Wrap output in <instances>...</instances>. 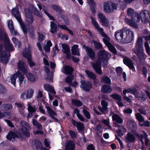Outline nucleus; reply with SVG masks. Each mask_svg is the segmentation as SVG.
<instances>
[{
  "label": "nucleus",
  "mask_w": 150,
  "mask_h": 150,
  "mask_svg": "<svg viewBox=\"0 0 150 150\" xmlns=\"http://www.w3.org/2000/svg\"><path fill=\"white\" fill-rule=\"evenodd\" d=\"M21 124L23 127L19 129L18 134L14 132L10 131L6 136L8 139L13 142L16 138L25 139L30 136V133L29 130L31 129L30 126L27 122L24 121H21Z\"/></svg>",
  "instance_id": "1"
},
{
  "label": "nucleus",
  "mask_w": 150,
  "mask_h": 150,
  "mask_svg": "<svg viewBox=\"0 0 150 150\" xmlns=\"http://www.w3.org/2000/svg\"><path fill=\"white\" fill-rule=\"evenodd\" d=\"M0 40H4L6 42L5 51H3L2 46L0 45V56L1 61L3 63L6 64L8 62V57L10 56V53L7 50L11 51H13L14 50L12 44L9 42V40L7 35L5 33H3L0 29Z\"/></svg>",
  "instance_id": "2"
},
{
  "label": "nucleus",
  "mask_w": 150,
  "mask_h": 150,
  "mask_svg": "<svg viewBox=\"0 0 150 150\" xmlns=\"http://www.w3.org/2000/svg\"><path fill=\"white\" fill-rule=\"evenodd\" d=\"M110 55L105 50H101L98 52V59L95 62H91L92 67L96 72L100 75L102 74L101 64L102 62L103 66L105 67L108 64L107 59Z\"/></svg>",
  "instance_id": "3"
},
{
  "label": "nucleus",
  "mask_w": 150,
  "mask_h": 150,
  "mask_svg": "<svg viewBox=\"0 0 150 150\" xmlns=\"http://www.w3.org/2000/svg\"><path fill=\"white\" fill-rule=\"evenodd\" d=\"M130 30L125 28L122 30H118L115 33V38L119 42H122L125 41L129 42L131 38Z\"/></svg>",
  "instance_id": "4"
},
{
  "label": "nucleus",
  "mask_w": 150,
  "mask_h": 150,
  "mask_svg": "<svg viewBox=\"0 0 150 150\" xmlns=\"http://www.w3.org/2000/svg\"><path fill=\"white\" fill-rule=\"evenodd\" d=\"M12 13L20 23L23 32L25 33H27L26 27L24 24L23 23L22 21L17 6H16L14 8L12 9Z\"/></svg>",
  "instance_id": "5"
},
{
  "label": "nucleus",
  "mask_w": 150,
  "mask_h": 150,
  "mask_svg": "<svg viewBox=\"0 0 150 150\" xmlns=\"http://www.w3.org/2000/svg\"><path fill=\"white\" fill-rule=\"evenodd\" d=\"M103 6L105 11L108 13H112L117 9L116 5L110 1L104 2Z\"/></svg>",
  "instance_id": "6"
},
{
  "label": "nucleus",
  "mask_w": 150,
  "mask_h": 150,
  "mask_svg": "<svg viewBox=\"0 0 150 150\" xmlns=\"http://www.w3.org/2000/svg\"><path fill=\"white\" fill-rule=\"evenodd\" d=\"M103 36L104 38L103 39V40L106 45L108 47L109 50L114 54H116L117 52L116 49L109 42L110 40L109 38L106 34L105 35Z\"/></svg>",
  "instance_id": "7"
},
{
  "label": "nucleus",
  "mask_w": 150,
  "mask_h": 150,
  "mask_svg": "<svg viewBox=\"0 0 150 150\" xmlns=\"http://www.w3.org/2000/svg\"><path fill=\"white\" fill-rule=\"evenodd\" d=\"M34 90L32 88L28 89L23 92L21 95V98L23 100L30 99L33 96Z\"/></svg>",
  "instance_id": "8"
},
{
  "label": "nucleus",
  "mask_w": 150,
  "mask_h": 150,
  "mask_svg": "<svg viewBox=\"0 0 150 150\" xmlns=\"http://www.w3.org/2000/svg\"><path fill=\"white\" fill-rule=\"evenodd\" d=\"M140 17H141V20L144 23H146L149 22L150 19V16L149 14V11L146 9L142 11L140 13Z\"/></svg>",
  "instance_id": "9"
},
{
  "label": "nucleus",
  "mask_w": 150,
  "mask_h": 150,
  "mask_svg": "<svg viewBox=\"0 0 150 150\" xmlns=\"http://www.w3.org/2000/svg\"><path fill=\"white\" fill-rule=\"evenodd\" d=\"M81 84L80 86L81 88L83 90L88 91L92 88V84L91 83L88 81L81 80Z\"/></svg>",
  "instance_id": "10"
},
{
  "label": "nucleus",
  "mask_w": 150,
  "mask_h": 150,
  "mask_svg": "<svg viewBox=\"0 0 150 150\" xmlns=\"http://www.w3.org/2000/svg\"><path fill=\"white\" fill-rule=\"evenodd\" d=\"M24 57L26 58L28 60L30 66L32 67L35 65V63L31 60L30 52L28 49H26L23 52Z\"/></svg>",
  "instance_id": "11"
},
{
  "label": "nucleus",
  "mask_w": 150,
  "mask_h": 150,
  "mask_svg": "<svg viewBox=\"0 0 150 150\" xmlns=\"http://www.w3.org/2000/svg\"><path fill=\"white\" fill-rule=\"evenodd\" d=\"M91 23L94 28L98 31L102 36L105 35V34L103 31V28L100 27L96 21L92 17L91 18Z\"/></svg>",
  "instance_id": "12"
},
{
  "label": "nucleus",
  "mask_w": 150,
  "mask_h": 150,
  "mask_svg": "<svg viewBox=\"0 0 150 150\" xmlns=\"http://www.w3.org/2000/svg\"><path fill=\"white\" fill-rule=\"evenodd\" d=\"M139 59L141 60L146 59L147 56L144 53L143 49H136L134 51Z\"/></svg>",
  "instance_id": "13"
},
{
  "label": "nucleus",
  "mask_w": 150,
  "mask_h": 150,
  "mask_svg": "<svg viewBox=\"0 0 150 150\" xmlns=\"http://www.w3.org/2000/svg\"><path fill=\"white\" fill-rule=\"evenodd\" d=\"M25 13L26 21L28 23L32 24L33 23L34 19L32 13L28 8L25 9Z\"/></svg>",
  "instance_id": "14"
},
{
  "label": "nucleus",
  "mask_w": 150,
  "mask_h": 150,
  "mask_svg": "<svg viewBox=\"0 0 150 150\" xmlns=\"http://www.w3.org/2000/svg\"><path fill=\"white\" fill-rule=\"evenodd\" d=\"M18 67L19 70L24 73L27 71V68L26 64L22 61H20L18 64Z\"/></svg>",
  "instance_id": "15"
},
{
  "label": "nucleus",
  "mask_w": 150,
  "mask_h": 150,
  "mask_svg": "<svg viewBox=\"0 0 150 150\" xmlns=\"http://www.w3.org/2000/svg\"><path fill=\"white\" fill-rule=\"evenodd\" d=\"M88 56L90 57L92 59L95 58V53L94 51L91 48L86 46H83Z\"/></svg>",
  "instance_id": "16"
},
{
  "label": "nucleus",
  "mask_w": 150,
  "mask_h": 150,
  "mask_svg": "<svg viewBox=\"0 0 150 150\" xmlns=\"http://www.w3.org/2000/svg\"><path fill=\"white\" fill-rule=\"evenodd\" d=\"M132 21H135L136 23H139L140 22L141 17L140 14L138 13L134 12V10L132 8Z\"/></svg>",
  "instance_id": "17"
},
{
  "label": "nucleus",
  "mask_w": 150,
  "mask_h": 150,
  "mask_svg": "<svg viewBox=\"0 0 150 150\" xmlns=\"http://www.w3.org/2000/svg\"><path fill=\"white\" fill-rule=\"evenodd\" d=\"M47 111L52 119L56 121L57 120V118L55 117L57 115V114L49 106H46Z\"/></svg>",
  "instance_id": "18"
},
{
  "label": "nucleus",
  "mask_w": 150,
  "mask_h": 150,
  "mask_svg": "<svg viewBox=\"0 0 150 150\" xmlns=\"http://www.w3.org/2000/svg\"><path fill=\"white\" fill-rule=\"evenodd\" d=\"M45 71L47 75V76L46 79L50 82H53V74L50 72L49 69L47 67H44Z\"/></svg>",
  "instance_id": "19"
},
{
  "label": "nucleus",
  "mask_w": 150,
  "mask_h": 150,
  "mask_svg": "<svg viewBox=\"0 0 150 150\" xmlns=\"http://www.w3.org/2000/svg\"><path fill=\"white\" fill-rule=\"evenodd\" d=\"M125 142L127 144V146L128 148V150H131V134L130 132H128L127 134L125 139Z\"/></svg>",
  "instance_id": "20"
},
{
  "label": "nucleus",
  "mask_w": 150,
  "mask_h": 150,
  "mask_svg": "<svg viewBox=\"0 0 150 150\" xmlns=\"http://www.w3.org/2000/svg\"><path fill=\"white\" fill-rule=\"evenodd\" d=\"M108 105L107 102L105 100H102L101 101V105L102 108L98 107L99 110L101 112H104L107 110V106Z\"/></svg>",
  "instance_id": "21"
},
{
  "label": "nucleus",
  "mask_w": 150,
  "mask_h": 150,
  "mask_svg": "<svg viewBox=\"0 0 150 150\" xmlns=\"http://www.w3.org/2000/svg\"><path fill=\"white\" fill-rule=\"evenodd\" d=\"M112 89L110 86L105 85L101 87V92L103 93H109L111 92Z\"/></svg>",
  "instance_id": "22"
},
{
  "label": "nucleus",
  "mask_w": 150,
  "mask_h": 150,
  "mask_svg": "<svg viewBox=\"0 0 150 150\" xmlns=\"http://www.w3.org/2000/svg\"><path fill=\"white\" fill-rule=\"evenodd\" d=\"M72 123L74 126H76L79 131H81L83 130L84 126L82 123L76 122L73 120H72Z\"/></svg>",
  "instance_id": "23"
},
{
  "label": "nucleus",
  "mask_w": 150,
  "mask_h": 150,
  "mask_svg": "<svg viewBox=\"0 0 150 150\" xmlns=\"http://www.w3.org/2000/svg\"><path fill=\"white\" fill-rule=\"evenodd\" d=\"M8 26L11 33L15 35H16L18 34L17 32L14 30L13 23L11 20H9L8 21Z\"/></svg>",
  "instance_id": "24"
},
{
  "label": "nucleus",
  "mask_w": 150,
  "mask_h": 150,
  "mask_svg": "<svg viewBox=\"0 0 150 150\" xmlns=\"http://www.w3.org/2000/svg\"><path fill=\"white\" fill-rule=\"evenodd\" d=\"M75 146L74 143L71 141L67 142L65 148L67 150H74Z\"/></svg>",
  "instance_id": "25"
},
{
  "label": "nucleus",
  "mask_w": 150,
  "mask_h": 150,
  "mask_svg": "<svg viewBox=\"0 0 150 150\" xmlns=\"http://www.w3.org/2000/svg\"><path fill=\"white\" fill-rule=\"evenodd\" d=\"M44 88L46 91L55 95L56 92L54 89V87L49 84H45L44 86Z\"/></svg>",
  "instance_id": "26"
},
{
  "label": "nucleus",
  "mask_w": 150,
  "mask_h": 150,
  "mask_svg": "<svg viewBox=\"0 0 150 150\" xmlns=\"http://www.w3.org/2000/svg\"><path fill=\"white\" fill-rule=\"evenodd\" d=\"M142 37H139L137 38L136 42V45L135 46L136 49H143L142 44Z\"/></svg>",
  "instance_id": "27"
},
{
  "label": "nucleus",
  "mask_w": 150,
  "mask_h": 150,
  "mask_svg": "<svg viewBox=\"0 0 150 150\" xmlns=\"http://www.w3.org/2000/svg\"><path fill=\"white\" fill-rule=\"evenodd\" d=\"M62 71L66 74H70L72 73L73 70L71 67L68 66H65L62 69Z\"/></svg>",
  "instance_id": "28"
},
{
  "label": "nucleus",
  "mask_w": 150,
  "mask_h": 150,
  "mask_svg": "<svg viewBox=\"0 0 150 150\" xmlns=\"http://www.w3.org/2000/svg\"><path fill=\"white\" fill-rule=\"evenodd\" d=\"M71 51L73 55L77 56L80 55L78 46L77 45H75L72 46L71 49Z\"/></svg>",
  "instance_id": "29"
},
{
  "label": "nucleus",
  "mask_w": 150,
  "mask_h": 150,
  "mask_svg": "<svg viewBox=\"0 0 150 150\" xmlns=\"http://www.w3.org/2000/svg\"><path fill=\"white\" fill-rule=\"evenodd\" d=\"M112 119L113 120L115 121L118 123L121 124L123 123V121L122 119L116 114H115L113 115Z\"/></svg>",
  "instance_id": "30"
},
{
  "label": "nucleus",
  "mask_w": 150,
  "mask_h": 150,
  "mask_svg": "<svg viewBox=\"0 0 150 150\" xmlns=\"http://www.w3.org/2000/svg\"><path fill=\"white\" fill-rule=\"evenodd\" d=\"M18 78L19 84L20 86H22L25 84L26 82V79L23 75L19 74Z\"/></svg>",
  "instance_id": "31"
},
{
  "label": "nucleus",
  "mask_w": 150,
  "mask_h": 150,
  "mask_svg": "<svg viewBox=\"0 0 150 150\" xmlns=\"http://www.w3.org/2000/svg\"><path fill=\"white\" fill-rule=\"evenodd\" d=\"M62 51L63 52L66 54L70 53V48L67 44L65 43L62 44Z\"/></svg>",
  "instance_id": "32"
},
{
  "label": "nucleus",
  "mask_w": 150,
  "mask_h": 150,
  "mask_svg": "<svg viewBox=\"0 0 150 150\" xmlns=\"http://www.w3.org/2000/svg\"><path fill=\"white\" fill-rule=\"evenodd\" d=\"M88 2L89 4L91 7V10L93 13H94L96 12V10L94 8L95 4L93 0H88Z\"/></svg>",
  "instance_id": "33"
},
{
  "label": "nucleus",
  "mask_w": 150,
  "mask_h": 150,
  "mask_svg": "<svg viewBox=\"0 0 150 150\" xmlns=\"http://www.w3.org/2000/svg\"><path fill=\"white\" fill-rule=\"evenodd\" d=\"M124 63L130 69L131 68V61L130 59L127 57H124L123 59Z\"/></svg>",
  "instance_id": "34"
},
{
  "label": "nucleus",
  "mask_w": 150,
  "mask_h": 150,
  "mask_svg": "<svg viewBox=\"0 0 150 150\" xmlns=\"http://www.w3.org/2000/svg\"><path fill=\"white\" fill-rule=\"evenodd\" d=\"M26 76L28 79L31 82L35 81L36 80L35 75L32 73H28L26 74Z\"/></svg>",
  "instance_id": "35"
},
{
  "label": "nucleus",
  "mask_w": 150,
  "mask_h": 150,
  "mask_svg": "<svg viewBox=\"0 0 150 150\" xmlns=\"http://www.w3.org/2000/svg\"><path fill=\"white\" fill-rule=\"evenodd\" d=\"M85 72L88 78L93 79H96V76L94 73L87 70H85Z\"/></svg>",
  "instance_id": "36"
},
{
  "label": "nucleus",
  "mask_w": 150,
  "mask_h": 150,
  "mask_svg": "<svg viewBox=\"0 0 150 150\" xmlns=\"http://www.w3.org/2000/svg\"><path fill=\"white\" fill-rule=\"evenodd\" d=\"M32 123L33 125L35 126L38 129L41 130L42 129L41 125L36 120L32 119Z\"/></svg>",
  "instance_id": "37"
},
{
  "label": "nucleus",
  "mask_w": 150,
  "mask_h": 150,
  "mask_svg": "<svg viewBox=\"0 0 150 150\" xmlns=\"http://www.w3.org/2000/svg\"><path fill=\"white\" fill-rule=\"evenodd\" d=\"M50 31L52 33H54L57 31V27L56 24L53 22H51Z\"/></svg>",
  "instance_id": "38"
},
{
  "label": "nucleus",
  "mask_w": 150,
  "mask_h": 150,
  "mask_svg": "<svg viewBox=\"0 0 150 150\" xmlns=\"http://www.w3.org/2000/svg\"><path fill=\"white\" fill-rule=\"evenodd\" d=\"M135 116L136 119L139 123H141L144 121V119L143 117L139 113H138L136 114Z\"/></svg>",
  "instance_id": "39"
},
{
  "label": "nucleus",
  "mask_w": 150,
  "mask_h": 150,
  "mask_svg": "<svg viewBox=\"0 0 150 150\" xmlns=\"http://www.w3.org/2000/svg\"><path fill=\"white\" fill-rule=\"evenodd\" d=\"M17 78L16 74L11 75L10 76V79L11 83L15 86H16V81Z\"/></svg>",
  "instance_id": "40"
},
{
  "label": "nucleus",
  "mask_w": 150,
  "mask_h": 150,
  "mask_svg": "<svg viewBox=\"0 0 150 150\" xmlns=\"http://www.w3.org/2000/svg\"><path fill=\"white\" fill-rule=\"evenodd\" d=\"M101 81L103 83L109 84H110L111 83L110 79L107 76L103 77L101 79Z\"/></svg>",
  "instance_id": "41"
},
{
  "label": "nucleus",
  "mask_w": 150,
  "mask_h": 150,
  "mask_svg": "<svg viewBox=\"0 0 150 150\" xmlns=\"http://www.w3.org/2000/svg\"><path fill=\"white\" fill-rule=\"evenodd\" d=\"M110 96L112 98L117 101L121 100V96L116 93L110 95Z\"/></svg>",
  "instance_id": "42"
},
{
  "label": "nucleus",
  "mask_w": 150,
  "mask_h": 150,
  "mask_svg": "<svg viewBox=\"0 0 150 150\" xmlns=\"http://www.w3.org/2000/svg\"><path fill=\"white\" fill-rule=\"evenodd\" d=\"M52 7L53 10L57 12L61 13L62 12V9L61 8L58 6L56 5H53L52 6Z\"/></svg>",
  "instance_id": "43"
},
{
  "label": "nucleus",
  "mask_w": 150,
  "mask_h": 150,
  "mask_svg": "<svg viewBox=\"0 0 150 150\" xmlns=\"http://www.w3.org/2000/svg\"><path fill=\"white\" fill-rule=\"evenodd\" d=\"M71 102L73 105L76 106H81L82 105L81 102L77 100L73 99L72 100Z\"/></svg>",
  "instance_id": "44"
},
{
  "label": "nucleus",
  "mask_w": 150,
  "mask_h": 150,
  "mask_svg": "<svg viewBox=\"0 0 150 150\" xmlns=\"http://www.w3.org/2000/svg\"><path fill=\"white\" fill-rule=\"evenodd\" d=\"M144 46L147 54L150 56V47L148 42H145Z\"/></svg>",
  "instance_id": "45"
},
{
  "label": "nucleus",
  "mask_w": 150,
  "mask_h": 150,
  "mask_svg": "<svg viewBox=\"0 0 150 150\" xmlns=\"http://www.w3.org/2000/svg\"><path fill=\"white\" fill-rule=\"evenodd\" d=\"M12 40L13 41V43L15 44V46L16 47H19L21 45V43L19 42L18 40L15 37H13L12 38Z\"/></svg>",
  "instance_id": "46"
},
{
  "label": "nucleus",
  "mask_w": 150,
  "mask_h": 150,
  "mask_svg": "<svg viewBox=\"0 0 150 150\" xmlns=\"http://www.w3.org/2000/svg\"><path fill=\"white\" fill-rule=\"evenodd\" d=\"M74 79V76L70 75L68 76L66 79V82L69 84V85L71 86V82Z\"/></svg>",
  "instance_id": "47"
},
{
  "label": "nucleus",
  "mask_w": 150,
  "mask_h": 150,
  "mask_svg": "<svg viewBox=\"0 0 150 150\" xmlns=\"http://www.w3.org/2000/svg\"><path fill=\"white\" fill-rule=\"evenodd\" d=\"M102 25L105 26H108L109 24V21L107 18H105L101 21L100 22Z\"/></svg>",
  "instance_id": "48"
},
{
  "label": "nucleus",
  "mask_w": 150,
  "mask_h": 150,
  "mask_svg": "<svg viewBox=\"0 0 150 150\" xmlns=\"http://www.w3.org/2000/svg\"><path fill=\"white\" fill-rule=\"evenodd\" d=\"M97 17L99 19V22L106 18L103 14L101 13H99L97 14Z\"/></svg>",
  "instance_id": "49"
},
{
  "label": "nucleus",
  "mask_w": 150,
  "mask_h": 150,
  "mask_svg": "<svg viewBox=\"0 0 150 150\" xmlns=\"http://www.w3.org/2000/svg\"><path fill=\"white\" fill-rule=\"evenodd\" d=\"M28 110L29 112H34L36 111V110L33 107L30 105V103H28Z\"/></svg>",
  "instance_id": "50"
},
{
  "label": "nucleus",
  "mask_w": 150,
  "mask_h": 150,
  "mask_svg": "<svg viewBox=\"0 0 150 150\" xmlns=\"http://www.w3.org/2000/svg\"><path fill=\"white\" fill-rule=\"evenodd\" d=\"M92 41L94 46L96 48L98 49H100L102 48V45L100 43L97 42L94 40H93Z\"/></svg>",
  "instance_id": "51"
},
{
  "label": "nucleus",
  "mask_w": 150,
  "mask_h": 150,
  "mask_svg": "<svg viewBox=\"0 0 150 150\" xmlns=\"http://www.w3.org/2000/svg\"><path fill=\"white\" fill-rule=\"evenodd\" d=\"M143 123L141 124V123H139V125L141 126H145L146 127H149L150 125V122L148 121H143Z\"/></svg>",
  "instance_id": "52"
},
{
  "label": "nucleus",
  "mask_w": 150,
  "mask_h": 150,
  "mask_svg": "<svg viewBox=\"0 0 150 150\" xmlns=\"http://www.w3.org/2000/svg\"><path fill=\"white\" fill-rule=\"evenodd\" d=\"M83 112L85 116L88 119H90V115L89 112L86 109H83Z\"/></svg>",
  "instance_id": "53"
},
{
  "label": "nucleus",
  "mask_w": 150,
  "mask_h": 150,
  "mask_svg": "<svg viewBox=\"0 0 150 150\" xmlns=\"http://www.w3.org/2000/svg\"><path fill=\"white\" fill-rule=\"evenodd\" d=\"M33 8L34 10V11H35V15L39 17H40L42 16L41 13L40 12H39L38 10H37L35 7H33Z\"/></svg>",
  "instance_id": "54"
},
{
  "label": "nucleus",
  "mask_w": 150,
  "mask_h": 150,
  "mask_svg": "<svg viewBox=\"0 0 150 150\" xmlns=\"http://www.w3.org/2000/svg\"><path fill=\"white\" fill-rule=\"evenodd\" d=\"M4 109L5 110H8L11 109L12 108V105L9 104H6L4 106Z\"/></svg>",
  "instance_id": "55"
},
{
  "label": "nucleus",
  "mask_w": 150,
  "mask_h": 150,
  "mask_svg": "<svg viewBox=\"0 0 150 150\" xmlns=\"http://www.w3.org/2000/svg\"><path fill=\"white\" fill-rule=\"evenodd\" d=\"M116 126H117L119 127V129L118 130L124 133H125L126 132V129L124 127L121 125H117Z\"/></svg>",
  "instance_id": "56"
},
{
  "label": "nucleus",
  "mask_w": 150,
  "mask_h": 150,
  "mask_svg": "<svg viewBox=\"0 0 150 150\" xmlns=\"http://www.w3.org/2000/svg\"><path fill=\"white\" fill-rule=\"evenodd\" d=\"M102 122L109 129H111V127L109 124V122L108 120H104L102 121Z\"/></svg>",
  "instance_id": "57"
},
{
  "label": "nucleus",
  "mask_w": 150,
  "mask_h": 150,
  "mask_svg": "<svg viewBox=\"0 0 150 150\" xmlns=\"http://www.w3.org/2000/svg\"><path fill=\"white\" fill-rule=\"evenodd\" d=\"M116 72L119 76H120L122 74V69L121 67H119L116 69Z\"/></svg>",
  "instance_id": "58"
},
{
  "label": "nucleus",
  "mask_w": 150,
  "mask_h": 150,
  "mask_svg": "<svg viewBox=\"0 0 150 150\" xmlns=\"http://www.w3.org/2000/svg\"><path fill=\"white\" fill-rule=\"evenodd\" d=\"M6 90L5 88L2 85L0 84V93H5Z\"/></svg>",
  "instance_id": "59"
},
{
  "label": "nucleus",
  "mask_w": 150,
  "mask_h": 150,
  "mask_svg": "<svg viewBox=\"0 0 150 150\" xmlns=\"http://www.w3.org/2000/svg\"><path fill=\"white\" fill-rule=\"evenodd\" d=\"M87 149L88 150H95L94 146L92 144L88 145L87 147Z\"/></svg>",
  "instance_id": "60"
},
{
  "label": "nucleus",
  "mask_w": 150,
  "mask_h": 150,
  "mask_svg": "<svg viewBox=\"0 0 150 150\" xmlns=\"http://www.w3.org/2000/svg\"><path fill=\"white\" fill-rule=\"evenodd\" d=\"M44 13L46 14V15L49 17L50 20H54V18L51 15H50L48 13H47L45 10L44 9Z\"/></svg>",
  "instance_id": "61"
},
{
  "label": "nucleus",
  "mask_w": 150,
  "mask_h": 150,
  "mask_svg": "<svg viewBox=\"0 0 150 150\" xmlns=\"http://www.w3.org/2000/svg\"><path fill=\"white\" fill-rule=\"evenodd\" d=\"M138 111L141 114L145 115L146 114V111L144 109H138Z\"/></svg>",
  "instance_id": "62"
},
{
  "label": "nucleus",
  "mask_w": 150,
  "mask_h": 150,
  "mask_svg": "<svg viewBox=\"0 0 150 150\" xmlns=\"http://www.w3.org/2000/svg\"><path fill=\"white\" fill-rule=\"evenodd\" d=\"M11 113L10 112H4V117L9 118L11 117Z\"/></svg>",
  "instance_id": "63"
},
{
  "label": "nucleus",
  "mask_w": 150,
  "mask_h": 150,
  "mask_svg": "<svg viewBox=\"0 0 150 150\" xmlns=\"http://www.w3.org/2000/svg\"><path fill=\"white\" fill-rule=\"evenodd\" d=\"M44 144L46 147H49L50 146V143L48 139H45L44 140Z\"/></svg>",
  "instance_id": "64"
}]
</instances>
